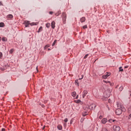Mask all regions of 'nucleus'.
Returning <instances> with one entry per match:
<instances>
[{"instance_id": "1", "label": "nucleus", "mask_w": 131, "mask_h": 131, "mask_svg": "<svg viewBox=\"0 0 131 131\" xmlns=\"http://www.w3.org/2000/svg\"><path fill=\"white\" fill-rule=\"evenodd\" d=\"M117 106L118 108L116 110V115H120L122 114V112H125L126 110L123 105H121L120 103H117Z\"/></svg>"}, {"instance_id": "2", "label": "nucleus", "mask_w": 131, "mask_h": 131, "mask_svg": "<svg viewBox=\"0 0 131 131\" xmlns=\"http://www.w3.org/2000/svg\"><path fill=\"white\" fill-rule=\"evenodd\" d=\"M24 24L25 27H29V25H31V26H34V25H37V24H38V23H32L30 24V21L28 20H25L24 21Z\"/></svg>"}, {"instance_id": "3", "label": "nucleus", "mask_w": 131, "mask_h": 131, "mask_svg": "<svg viewBox=\"0 0 131 131\" xmlns=\"http://www.w3.org/2000/svg\"><path fill=\"white\" fill-rule=\"evenodd\" d=\"M61 17L63 20V24H66V19H67V15L66 13H62L61 15Z\"/></svg>"}, {"instance_id": "4", "label": "nucleus", "mask_w": 131, "mask_h": 131, "mask_svg": "<svg viewBox=\"0 0 131 131\" xmlns=\"http://www.w3.org/2000/svg\"><path fill=\"white\" fill-rule=\"evenodd\" d=\"M96 107H97V104L95 103H92L89 106V109L90 110H94V109H95Z\"/></svg>"}, {"instance_id": "5", "label": "nucleus", "mask_w": 131, "mask_h": 131, "mask_svg": "<svg viewBox=\"0 0 131 131\" xmlns=\"http://www.w3.org/2000/svg\"><path fill=\"white\" fill-rule=\"evenodd\" d=\"M113 130L114 131H120V127L119 126H117L115 125L113 126Z\"/></svg>"}, {"instance_id": "6", "label": "nucleus", "mask_w": 131, "mask_h": 131, "mask_svg": "<svg viewBox=\"0 0 131 131\" xmlns=\"http://www.w3.org/2000/svg\"><path fill=\"white\" fill-rule=\"evenodd\" d=\"M108 76H110V73H107L106 75H103L102 78H103V79H106L108 78Z\"/></svg>"}, {"instance_id": "7", "label": "nucleus", "mask_w": 131, "mask_h": 131, "mask_svg": "<svg viewBox=\"0 0 131 131\" xmlns=\"http://www.w3.org/2000/svg\"><path fill=\"white\" fill-rule=\"evenodd\" d=\"M56 23L55 22V21H53L51 23V27L52 29H55V27H56Z\"/></svg>"}, {"instance_id": "8", "label": "nucleus", "mask_w": 131, "mask_h": 131, "mask_svg": "<svg viewBox=\"0 0 131 131\" xmlns=\"http://www.w3.org/2000/svg\"><path fill=\"white\" fill-rule=\"evenodd\" d=\"M88 95V91L84 90L83 92L82 98H84Z\"/></svg>"}, {"instance_id": "9", "label": "nucleus", "mask_w": 131, "mask_h": 131, "mask_svg": "<svg viewBox=\"0 0 131 131\" xmlns=\"http://www.w3.org/2000/svg\"><path fill=\"white\" fill-rule=\"evenodd\" d=\"M101 122L102 123H103V124H105L106 122H107V119L105 118L102 119L101 120Z\"/></svg>"}, {"instance_id": "10", "label": "nucleus", "mask_w": 131, "mask_h": 131, "mask_svg": "<svg viewBox=\"0 0 131 131\" xmlns=\"http://www.w3.org/2000/svg\"><path fill=\"white\" fill-rule=\"evenodd\" d=\"M80 22H81V23H83V22H85V17H82V18H80Z\"/></svg>"}, {"instance_id": "11", "label": "nucleus", "mask_w": 131, "mask_h": 131, "mask_svg": "<svg viewBox=\"0 0 131 131\" xmlns=\"http://www.w3.org/2000/svg\"><path fill=\"white\" fill-rule=\"evenodd\" d=\"M57 128H58V129H59V130H62L63 127H62V125H58L57 126Z\"/></svg>"}, {"instance_id": "12", "label": "nucleus", "mask_w": 131, "mask_h": 131, "mask_svg": "<svg viewBox=\"0 0 131 131\" xmlns=\"http://www.w3.org/2000/svg\"><path fill=\"white\" fill-rule=\"evenodd\" d=\"M41 31H42V27H40L37 32L39 33V32H41Z\"/></svg>"}, {"instance_id": "13", "label": "nucleus", "mask_w": 131, "mask_h": 131, "mask_svg": "<svg viewBox=\"0 0 131 131\" xmlns=\"http://www.w3.org/2000/svg\"><path fill=\"white\" fill-rule=\"evenodd\" d=\"M5 27V23H0V28Z\"/></svg>"}, {"instance_id": "14", "label": "nucleus", "mask_w": 131, "mask_h": 131, "mask_svg": "<svg viewBox=\"0 0 131 131\" xmlns=\"http://www.w3.org/2000/svg\"><path fill=\"white\" fill-rule=\"evenodd\" d=\"M123 71V69H122V67H120L119 68V72H122Z\"/></svg>"}, {"instance_id": "15", "label": "nucleus", "mask_w": 131, "mask_h": 131, "mask_svg": "<svg viewBox=\"0 0 131 131\" xmlns=\"http://www.w3.org/2000/svg\"><path fill=\"white\" fill-rule=\"evenodd\" d=\"M75 83H76V84L78 86H79V83H78V79L75 80Z\"/></svg>"}, {"instance_id": "16", "label": "nucleus", "mask_w": 131, "mask_h": 131, "mask_svg": "<svg viewBox=\"0 0 131 131\" xmlns=\"http://www.w3.org/2000/svg\"><path fill=\"white\" fill-rule=\"evenodd\" d=\"M3 41H7L8 39L6 37H2V38Z\"/></svg>"}, {"instance_id": "17", "label": "nucleus", "mask_w": 131, "mask_h": 131, "mask_svg": "<svg viewBox=\"0 0 131 131\" xmlns=\"http://www.w3.org/2000/svg\"><path fill=\"white\" fill-rule=\"evenodd\" d=\"M48 48H50V45H47L46 46H45L44 47V50H47Z\"/></svg>"}, {"instance_id": "18", "label": "nucleus", "mask_w": 131, "mask_h": 131, "mask_svg": "<svg viewBox=\"0 0 131 131\" xmlns=\"http://www.w3.org/2000/svg\"><path fill=\"white\" fill-rule=\"evenodd\" d=\"M72 97H75V96H76V92H74L72 93Z\"/></svg>"}, {"instance_id": "19", "label": "nucleus", "mask_w": 131, "mask_h": 131, "mask_svg": "<svg viewBox=\"0 0 131 131\" xmlns=\"http://www.w3.org/2000/svg\"><path fill=\"white\" fill-rule=\"evenodd\" d=\"M50 26H51V24H50V23H47V24H46V27H47V28H50Z\"/></svg>"}, {"instance_id": "20", "label": "nucleus", "mask_w": 131, "mask_h": 131, "mask_svg": "<svg viewBox=\"0 0 131 131\" xmlns=\"http://www.w3.org/2000/svg\"><path fill=\"white\" fill-rule=\"evenodd\" d=\"M123 90V86H121L119 89V90L120 91V92H122Z\"/></svg>"}, {"instance_id": "21", "label": "nucleus", "mask_w": 131, "mask_h": 131, "mask_svg": "<svg viewBox=\"0 0 131 131\" xmlns=\"http://www.w3.org/2000/svg\"><path fill=\"white\" fill-rule=\"evenodd\" d=\"M56 43H57V40H55L53 42V43L52 45V47H54V46H55Z\"/></svg>"}, {"instance_id": "22", "label": "nucleus", "mask_w": 131, "mask_h": 131, "mask_svg": "<svg viewBox=\"0 0 131 131\" xmlns=\"http://www.w3.org/2000/svg\"><path fill=\"white\" fill-rule=\"evenodd\" d=\"M60 14H61V11H59L56 13V16H59Z\"/></svg>"}, {"instance_id": "23", "label": "nucleus", "mask_w": 131, "mask_h": 131, "mask_svg": "<svg viewBox=\"0 0 131 131\" xmlns=\"http://www.w3.org/2000/svg\"><path fill=\"white\" fill-rule=\"evenodd\" d=\"M114 121H115V120H112V119H110L108 120V122H110L111 123V122H114Z\"/></svg>"}, {"instance_id": "24", "label": "nucleus", "mask_w": 131, "mask_h": 131, "mask_svg": "<svg viewBox=\"0 0 131 131\" xmlns=\"http://www.w3.org/2000/svg\"><path fill=\"white\" fill-rule=\"evenodd\" d=\"M80 102H81V101L80 99H78L76 101V103H77V104L80 103Z\"/></svg>"}, {"instance_id": "25", "label": "nucleus", "mask_w": 131, "mask_h": 131, "mask_svg": "<svg viewBox=\"0 0 131 131\" xmlns=\"http://www.w3.org/2000/svg\"><path fill=\"white\" fill-rule=\"evenodd\" d=\"M86 28H88L87 25H84L83 26V29H86Z\"/></svg>"}, {"instance_id": "26", "label": "nucleus", "mask_w": 131, "mask_h": 131, "mask_svg": "<svg viewBox=\"0 0 131 131\" xmlns=\"http://www.w3.org/2000/svg\"><path fill=\"white\" fill-rule=\"evenodd\" d=\"M3 58V53L0 52V59Z\"/></svg>"}, {"instance_id": "27", "label": "nucleus", "mask_w": 131, "mask_h": 131, "mask_svg": "<svg viewBox=\"0 0 131 131\" xmlns=\"http://www.w3.org/2000/svg\"><path fill=\"white\" fill-rule=\"evenodd\" d=\"M8 17H9V18H13V15H12V14H9V15H8Z\"/></svg>"}, {"instance_id": "28", "label": "nucleus", "mask_w": 131, "mask_h": 131, "mask_svg": "<svg viewBox=\"0 0 131 131\" xmlns=\"http://www.w3.org/2000/svg\"><path fill=\"white\" fill-rule=\"evenodd\" d=\"M88 56H89V54H86L84 57V59H86V58H88Z\"/></svg>"}, {"instance_id": "29", "label": "nucleus", "mask_w": 131, "mask_h": 131, "mask_svg": "<svg viewBox=\"0 0 131 131\" xmlns=\"http://www.w3.org/2000/svg\"><path fill=\"white\" fill-rule=\"evenodd\" d=\"M110 83V85H111V86H113V85H114V83H111V82H110V83Z\"/></svg>"}, {"instance_id": "30", "label": "nucleus", "mask_w": 131, "mask_h": 131, "mask_svg": "<svg viewBox=\"0 0 131 131\" xmlns=\"http://www.w3.org/2000/svg\"><path fill=\"white\" fill-rule=\"evenodd\" d=\"M102 131H108V130L106 128H102Z\"/></svg>"}, {"instance_id": "31", "label": "nucleus", "mask_w": 131, "mask_h": 131, "mask_svg": "<svg viewBox=\"0 0 131 131\" xmlns=\"http://www.w3.org/2000/svg\"><path fill=\"white\" fill-rule=\"evenodd\" d=\"M103 81H104V82H105V83H110V81H105V80H104Z\"/></svg>"}, {"instance_id": "32", "label": "nucleus", "mask_w": 131, "mask_h": 131, "mask_svg": "<svg viewBox=\"0 0 131 131\" xmlns=\"http://www.w3.org/2000/svg\"><path fill=\"white\" fill-rule=\"evenodd\" d=\"M99 118L100 119H102L103 118V116L100 115L99 117Z\"/></svg>"}, {"instance_id": "33", "label": "nucleus", "mask_w": 131, "mask_h": 131, "mask_svg": "<svg viewBox=\"0 0 131 131\" xmlns=\"http://www.w3.org/2000/svg\"><path fill=\"white\" fill-rule=\"evenodd\" d=\"M64 122H67V121H68V119L66 118V119L64 120Z\"/></svg>"}, {"instance_id": "34", "label": "nucleus", "mask_w": 131, "mask_h": 131, "mask_svg": "<svg viewBox=\"0 0 131 131\" xmlns=\"http://www.w3.org/2000/svg\"><path fill=\"white\" fill-rule=\"evenodd\" d=\"M82 115H83V117L86 116V114L84 113V114H82Z\"/></svg>"}, {"instance_id": "35", "label": "nucleus", "mask_w": 131, "mask_h": 131, "mask_svg": "<svg viewBox=\"0 0 131 131\" xmlns=\"http://www.w3.org/2000/svg\"><path fill=\"white\" fill-rule=\"evenodd\" d=\"M108 92V94H110V93H111V92H112V90H109Z\"/></svg>"}, {"instance_id": "36", "label": "nucleus", "mask_w": 131, "mask_h": 131, "mask_svg": "<svg viewBox=\"0 0 131 131\" xmlns=\"http://www.w3.org/2000/svg\"><path fill=\"white\" fill-rule=\"evenodd\" d=\"M83 78V76H82L81 78H79V80H81Z\"/></svg>"}, {"instance_id": "37", "label": "nucleus", "mask_w": 131, "mask_h": 131, "mask_svg": "<svg viewBox=\"0 0 131 131\" xmlns=\"http://www.w3.org/2000/svg\"><path fill=\"white\" fill-rule=\"evenodd\" d=\"M106 106L107 108V109H108V110H110V108H109V106H108V105H107Z\"/></svg>"}, {"instance_id": "38", "label": "nucleus", "mask_w": 131, "mask_h": 131, "mask_svg": "<svg viewBox=\"0 0 131 131\" xmlns=\"http://www.w3.org/2000/svg\"><path fill=\"white\" fill-rule=\"evenodd\" d=\"M0 6H3V3L2 2H0Z\"/></svg>"}, {"instance_id": "39", "label": "nucleus", "mask_w": 131, "mask_h": 131, "mask_svg": "<svg viewBox=\"0 0 131 131\" xmlns=\"http://www.w3.org/2000/svg\"><path fill=\"white\" fill-rule=\"evenodd\" d=\"M49 14L50 15H52V14H53V12H52V11L49 12Z\"/></svg>"}, {"instance_id": "40", "label": "nucleus", "mask_w": 131, "mask_h": 131, "mask_svg": "<svg viewBox=\"0 0 131 131\" xmlns=\"http://www.w3.org/2000/svg\"><path fill=\"white\" fill-rule=\"evenodd\" d=\"M41 107L42 108H45V105L43 104H41Z\"/></svg>"}, {"instance_id": "41", "label": "nucleus", "mask_w": 131, "mask_h": 131, "mask_svg": "<svg viewBox=\"0 0 131 131\" xmlns=\"http://www.w3.org/2000/svg\"><path fill=\"white\" fill-rule=\"evenodd\" d=\"M2 131H6V129L5 128H2Z\"/></svg>"}, {"instance_id": "42", "label": "nucleus", "mask_w": 131, "mask_h": 131, "mask_svg": "<svg viewBox=\"0 0 131 131\" xmlns=\"http://www.w3.org/2000/svg\"><path fill=\"white\" fill-rule=\"evenodd\" d=\"M128 68V66H126L124 67V68H125V69Z\"/></svg>"}, {"instance_id": "43", "label": "nucleus", "mask_w": 131, "mask_h": 131, "mask_svg": "<svg viewBox=\"0 0 131 131\" xmlns=\"http://www.w3.org/2000/svg\"><path fill=\"white\" fill-rule=\"evenodd\" d=\"M128 117H129V118H131V114L129 115Z\"/></svg>"}, {"instance_id": "44", "label": "nucleus", "mask_w": 131, "mask_h": 131, "mask_svg": "<svg viewBox=\"0 0 131 131\" xmlns=\"http://www.w3.org/2000/svg\"><path fill=\"white\" fill-rule=\"evenodd\" d=\"M45 128H46V126H44L42 127V129H45Z\"/></svg>"}, {"instance_id": "45", "label": "nucleus", "mask_w": 131, "mask_h": 131, "mask_svg": "<svg viewBox=\"0 0 131 131\" xmlns=\"http://www.w3.org/2000/svg\"><path fill=\"white\" fill-rule=\"evenodd\" d=\"M76 99H78V95L76 97Z\"/></svg>"}, {"instance_id": "46", "label": "nucleus", "mask_w": 131, "mask_h": 131, "mask_svg": "<svg viewBox=\"0 0 131 131\" xmlns=\"http://www.w3.org/2000/svg\"><path fill=\"white\" fill-rule=\"evenodd\" d=\"M117 88H118V85H117L116 86V89H117Z\"/></svg>"}, {"instance_id": "47", "label": "nucleus", "mask_w": 131, "mask_h": 131, "mask_svg": "<svg viewBox=\"0 0 131 131\" xmlns=\"http://www.w3.org/2000/svg\"><path fill=\"white\" fill-rule=\"evenodd\" d=\"M2 40V37H0V41Z\"/></svg>"}, {"instance_id": "48", "label": "nucleus", "mask_w": 131, "mask_h": 131, "mask_svg": "<svg viewBox=\"0 0 131 131\" xmlns=\"http://www.w3.org/2000/svg\"><path fill=\"white\" fill-rule=\"evenodd\" d=\"M36 70L37 72H38V70L37 69V67H36Z\"/></svg>"}, {"instance_id": "49", "label": "nucleus", "mask_w": 131, "mask_h": 131, "mask_svg": "<svg viewBox=\"0 0 131 131\" xmlns=\"http://www.w3.org/2000/svg\"><path fill=\"white\" fill-rule=\"evenodd\" d=\"M48 51H51V49L49 48L48 49Z\"/></svg>"}, {"instance_id": "50", "label": "nucleus", "mask_w": 131, "mask_h": 131, "mask_svg": "<svg viewBox=\"0 0 131 131\" xmlns=\"http://www.w3.org/2000/svg\"><path fill=\"white\" fill-rule=\"evenodd\" d=\"M129 93H131V90H129Z\"/></svg>"}, {"instance_id": "51", "label": "nucleus", "mask_w": 131, "mask_h": 131, "mask_svg": "<svg viewBox=\"0 0 131 131\" xmlns=\"http://www.w3.org/2000/svg\"><path fill=\"white\" fill-rule=\"evenodd\" d=\"M72 123V120L71 121V124Z\"/></svg>"}, {"instance_id": "52", "label": "nucleus", "mask_w": 131, "mask_h": 131, "mask_svg": "<svg viewBox=\"0 0 131 131\" xmlns=\"http://www.w3.org/2000/svg\"><path fill=\"white\" fill-rule=\"evenodd\" d=\"M130 96H131V93L130 94Z\"/></svg>"}]
</instances>
